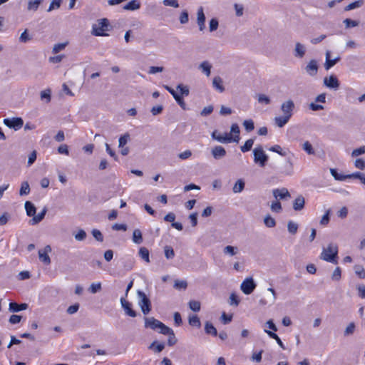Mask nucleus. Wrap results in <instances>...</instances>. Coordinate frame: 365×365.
Instances as JSON below:
<instances>
[{"instance_id":"1","label":"nucleus","mask_w":365,"mask_h":365,"mask_svg":"<svg viewBox=\"0 0 365 365\" xmlns=\"http://www.w3.org/2000/svg\"><path fill=\"white\" fill-rule=\"evenodd\" d=\"M294 108V103L291 99L282 103L280 110L282 112L283 115L276 116L274 119L275 124L279 128L284 127L289 122L293 115Z\"/></svg>"},{"instance_id":"2","label":"nucleus","mask_w":365,"mask_h":365,"mask_svg":"<svg viewBox=\"0 0 365 365\" xmlns=\"http://www.w3.org/2000/svg\"><path fill=\"white\" fill-rule=\"evenodd\" d=\"M338 255V247L336 245L329 244L327 248H324L320 258L326 262L336 264Z\"/></svg>"},{"instance_id":"3","label":"nucleus","mask_w":365,"mask_h":365,"mask_svg":"<svg viewBox=\"0 0 365 365\" xmlns=\"http://www.w3.org/2000/svg\"><path fill=\"white\" fill-rule=\"evenodd\" d=\"M145 327L150 328L153 330H158L159 333H166L168 331V327L160 321L155 319L154 317H145Z\"/></svg>"},{"instance_id":"4","label":"nucleus","mask_w":365,"mask_h":365,"mask_svg":"<svg viewBox=\"0 0 365 365\" xmlns=\"http://www.w3.org/2000/svg\"><path fill=\"white\" fill-rule=\"evenodd\" d=\"M109 21L107 19H101L98 21V24L92 26V34L96 36H107L105 33L109 30Z\"/></svg>"},{"instance_id":"5","label":"nucleus","mask_w":365,"mask_h":365,"mask_svg":"<svg viewBox=\"0 0 365 365\" xmlns=\"http://www.w3.org/2000/svg\"><path fill=\"white\" fill-rule=\"evenodd\" d=\"M254 162L260 167H264L268 161V155L265 153L263 148L258 145L253 150Z\"/></svg>"},{"instance_id":"6","label":"nucleus","mask_w":365,"mask_h":365,"mask_svg":"<svg viewBox=\"0 0 365 365\" xmlns=\"http://www.w3.org/2000/svg\"><path fill=\"white\" fill-rule=\"evenodd\" d=\"M137 294L138 297V305L140 307L142 312L146 315L151 310L150 300L143 291L138 290L137 292Z\"/></svg>"},{"instance_id":"7","label":"nucleus","mask_w":365,"mask_h":365,"mask_svg":"<svg viewBox=\"0 0 365 365\" xmlns=\"http://www.w3.org/2000/svg\"><path fill=\"white\" fill-rule=\"evenodd\" d=\"M4 124L9 128H13L14 130H19L24 125V120L21 118H12L4 119Z\"/></svg>"},{"instance_id":"8","label":"nucleus","mask_w":365,"mask_h":365,"mask_svg":"<svg viewBox=\"0 0 365 365\" xmlns=\"http://www.w3.org/2000/svg\"><path fill=\"white\" fill-rule=\"evenodd\" d=\"M256 284L252 277L246 278L241 284L240 289L245 294H250L255 289Z\"/></svg>"},{"instance_id":"9","label":"nucleus","mask_w":365,"mask_h":365,"mask_svg":"<svg viewBox=\"0 0 365 365\" xmlns=\"http://www.w3.org/2000/svg\"><path fill=\"white\" fill-rule=\"evenodd\" d=\"M212 138L222 143H229L232 142V135L227 133L221 134L217 133V130H215L212 133Z\"/></svg>"},{"instance_id":"10","label":"nucleus","mask_w":365,"mask_h":365,"mask_svg":"<svg viewBox=\"0 0 365 365\" xmlns=\"http://www.w3.org/2000/svg\"><path fill=\"white\" fill-rule=\"evenodd\" d=\"M272 194L274 198L279 201V200H284L290 197V193L288 190L285 187L277 188L272 190Z\"/></svg>"},{"instance_id":"11","label":"nucleus","mask_w":365,"mask_h":365,"mask_svg":"<svg viewBox=\"0 0 365 365\" xmlns=\"http://www.w3.org/2000/svg\"><path fill=\"white\" fill-rule=\"evenodd\" d=\"M324 84L329 88L337 89L339 87V81L336 76L331 75L324 78Z\"/></svg>"},{"instance_id":"12","label":"nucleus","mask_w":365,"mask_h":365,"mask_svg":"<svg viewBox=\"0 0 365 365\" xmlns=\"http://www.w3.org/2000/svg\"><path fill=\"white\" fill-rule=\"evenodd\" d=\"M120 304L128 316L131 317H136L137 314L136 312L132 309V304L125 300L124 297L120 298Z\"/></svg>"},{"instance_id":"13","label":"nucleus","mask_w":365,"mask_h":365,"mask_svg":"<svg viewBox=\"0 0 365 365\" xmlns=\"http://www.w3.org/2000/svg\"><path fill=\"white\" fill-rule=\"evenodd\" d=\"M341 58L339 56L336 58L331 59V52L329 51H326V59L324 63V68L328 71L331 67H333L336 63H337L340 61Z\"/></svg>"},{"instance_id":"14","label":"nucleus","mask_w":365,"mask_h":365,"mask_svg":"<svg viewBox=\"0 0 365 365\" xmlns=\"http://www.w3.org/2000/svg\"><path fill=\"white\" fill-rule=\"evenodd\" d=\"M205 15L202 6L199 7L197 12V24L200 31H202L205 29Z\"/></svg>"},{"instance_id":"15","label":"nucleus","mask_w":365,"mask_h":365,"mask_svg":"<svg viewBox=\"0 0 365 365\" xmlns=\"http://www.w3.org/2000/svg\"><path fill=\"white\" fill-rule=\"evenodd\" d=\"M51 251V247L47 245L44 247L43 250L38 251L39 259L45 264H49L51 263V259L48 255Z\"/></svg>"},{"instance_id":"16","label":"nucleus","mask_w":365,"mask_h":365,"mask_svg":"<svg viewBox=\"0 0 365 365\" xmlns=\"http://www.w3.org/2000/svg\"><path fill=\"white\" fill-rule=\"evenodd\" d=\"M318 63L316 60L309 61L305 67L306 72L311 76H316L318 72Z\"/></svg>"},{"instance_id":"17","label":"nucleus","mask_w":365,"mask_h":365,"mask_svg":"<svg viewBox=\"0 0 365 365\" xmlns=\"http://www.w3.org/2000/svg\"><path fill=\"white\" fill-rule=\"evenodd\" d=\"M306 47L301 43H296L294 51V56L298 58H302L306 53Z\"/></svg>"},{"instance_id":"18","label":"nucleus","mask_w":365,"mask_h":365,"mask_svg":"<svg viewBox=\"0 0 365 365\" xmlns=\"http://www.w3.org/2000/svg\"><path fill=\"white\" fill-rule=\"evenodd\" d=\"M212 155L215 159H220L225 156L226 150L220 145H217L212 149Z\"/></svg>"},{"instance_id":"19","label":"nucleus","mask_w":365,"mask_h":365,"mask_svg":"<svg viewBox=\"0 0 365 365\" xmlns=\"http://www.w3.org/2000/svg\"><path fill=\"white\" fill-rule=\"evenodd\" d=\"M305 200L302 195H299L293 202V209L295 211H300L304 207Z\"/></svg>"},{"instance_id":"20","label":"nucleus","mask_w":365,"mask_h":365,"mask_svg":"<svg viewBox=\"0 0 365 365\" xmlns=\"http://www.w3.org/2000/svg\"><path fill=\"white\" fill-rule=\"evenodd\" d=\"M28 307V304L26 303L17 304L16 302H10L9 303V311L11 312H19L21 310H25Z\"/></svg>"},{"instance_id":"21","label":"nucleus","mask_w":365,"mask_h":365,"mask_svg":"<svg viewBox=\"0 0 365 365\" xmlns=\"http://www.w3.org/2000/svg\"><path fill=\"white\" fill-rule=\"evenodd\" d=\"M168 331L166 333H163V334L168 336V345L172 346L177 343V339L175 337L173 330L168 327Z\"/></svg>"},{"instance_id":"22","label":"nucleus","mask_w":365,"mask_h":365,"mask_svg":"<svg viewBox=\"0 0 365 365\" xmlns=\"http://www.w3.org/2000/svg\"><path fill=\"white\" fill-rule=\"evenodd\" d=\"M140 7V3L138 0H131L123 6V9L128 11H135L139 9Z\"/></svg>"},{"instance_id":"23","label":"nucleus","mask_w":365,"mask_h":365,"mask_svg":"<svg viewBox=\"0 0 365 365\" xmlns=\"http://www.w3.org/2000/svg\"><path fill=\"white\" fill-rule=\"evenodd\" d=\"M205 331L207 334L212 335L213 336H217V331L213 324L210 322H206L205 324Z\"/></svg>"},{"instance_id":"24","label":"nucleus","mask_w":365,"mask_h":365,"mask_svg":"<svg viewBox=\"0 0 365 365\" xmlns=\"http://www.w3.org/2000/svg\"><path fill=\"white\" fill-rule=\"evenodd\" d=\"M211 68H212L211 64L208 61H202L199 65V68L207 76H209L210 75Z\"/></svg>"},{"instance_id":"25","label":"nucleus","mask_w":365,"mask_h":365,"mask_svg":"<svg viewBox=\"0 0 365 365\" xmlns=\"http://www.w3.org/2000/svg\"><path fill=\"white\" fill-rule=\"evenodd\" d=\"M212 86L220 93H222L225 91V88L222 85V80L220 76H216L213 78Z\"/></svg>"},{"instance_id":"26","label":"nucleus","mask_w":365,"mask_h":365,"mask_svg":"<svg viewBox=\"0 0 365 365\" xmlns=\"http://www.w3.org/2000/svg\"><path fill=\"white\" fill-rule=\"evenodd\" d=\"M245 186V182L242 179H238L232 187V192L234 193H240L242 192Z\"/></svg>"},{"instance_id":"27","label":"nucleus","mask_w":365,"mask_h":365,"mask_svg":"<svg viewBox=\"0 0 365 365\" xmlns=\"http://www.w3.org/2000/svg\"><path fill=\"white\" fill-rule=\"evenodd\" d=\"M346 179H359L361 184L365 185V174L360 172H355L351 174H348L346 175Z\"/></svg>"},{"instance_id":"28","label":"nucleus","mask_w":365,"mask_h":365,"mask_svg":"<svg viewBox=\"0 0 365 365\" xmlns=\"http://www.w3.org/2000/svg\"><path fill=\"white\" fill-rule=\"evenodd\" d=\"M47 209L44 207L41 212H39L36 215H35L34 216H33V218L31 220V224L36 225L40 222L44 218Z\"/></svg>"},{"instance_id":"29","label":"nucleus","mask_w":365,"mask_h":365,"mask_svg":"<svg viewBox=\"0 0 365 365\" xmlns=\"http://www.w3.org/2000/svg\"><path fill=\"white\" fill-rule=\"evenodd\" d=\"M138 255L143 260L145 261L147 263L150 262V252L146 247H140L139 249Z\"/></svg>"},{"instance_id":"30","label":"nucleus","mask_w":365,"mask_h":365,"mask_svg":"<svg viewBox=\"0 0 365 365\" xmlns=\"http://www.w3.org/2000/svg\"><path fill=\"white\" fill-rule=\"evenodd\" d=\"M230 131L232 133L235 134V136L232 137V141L238 143L240 140V128L237 123H233L231 125Z\"/></svg>"},{"instance_id":"31","label":"nucleus","mask_w":365,"mask_h":365,"mask_svg":"<svg viewBox=\"0 0 365 365\" xmlns=\"http://www.w3.org/2000/svg\"><path fill=\"white\" fill-rule=\"evenodd\" d=\"M25 209L26 211V214L29 217H33L36 214V207L33 203L29 201H26L25 202Z\"/></svg>"},{"instance_id":"32","label":"nucleus","mask_w":365,"mask_h":365,"mask_svg":"<svg viewBox=\"0 0 365 365\" xmlns=\"http://www.w3.org/2000/svg\"><path fill=\"white\" fill-rule=\"evenodd\" d=\"M264 332H266L270 338L276 340L277 343L282 349H285L284 344L277 334H275L274 331H271L267 329H264Z\"/></svg>"},{"instance_id":"33","label":"nucleus","mask_w":365,"mask_h":365,"mask_svg":"<svg viewBox=\"0 0 365 365\" xmlns=\"http://www.w3.org/2000/svg\"><path fill=\"white\" fill-rule=\"evenodd\" d=\"M133 241L135 244H141L143 242L142 232L139 229L134 230L133 232Z\"/></svg>"},{"instance_id":"34","label":"nucleus","mask_w":365,"mask_h":365,"mask_svg":"<svg viewBox=\"0 0 365 365\" xmlns=\"http://www.w3.org/2000/svg\"><path fill=\"white\" fill-rule=\"evenodd\" d=\"M43 2V0H33L29 1L28 3L27 9L29 11H36L38 9L39 5Z\"/></svg>"},{"instance_id":"35","label":"nucleus","mask_w":365,"mask_h":365,"mask_svg":"<svg viewBox=\"0 0 365 365\" xmlns=\"http://www.w3.org/2000/svg\"><path fill=\"white\" fill-rule=\"evenodd\" d=\"M364 0H358L354 2H352L349 4H348L345 7V11H350L356 8H359L364 5Z\"/></svg>"},{"instance_id":"36","label":"nucleus","mask_w":365,"mask_h":365,"mask_svg":"<svg viewBox=\"0 0 365 365\" xmlns=\"http://www.w3.org/2000/svg\"><path fill=\"white\" fill-rule=\"evenodd\" d=\"M255 140L252 138L248 139L245 141V144L241 146L240 149L242 153H246L252 149Z\"/></svg>"},{"instance_id":"37","label":"nucleus","mask_w":365,"mask_h":365,"mask_svg":"<svg viewBox=\"0 0 365 365\" xmlns=\"http://www.w3.org/2000/svg\"><path fill=\"white\" fill-rule=\"evenodd\" d=\"M165 348L164 343H158L156 341H154L149 346V349H153L154 351L157 353L161 352Z\"/></svg>"},{"instance_id":"38","label":"nucleus","mask_w":365,"mask_h":365,"mask_svg":"<svg viewBox=\"0 0 365 365\" xmlns=\"http://www.w3.org/2000/svg\"><path fill=\"white\" fill-rule=\"evenodd\" d=\"M189 324L190 326L196 327L197 328L201 327L200 320L197 315H192L189 317Z\"/></svg>"},{"instance_id":"39","label":"nucleus","mask_w":365,"mask_h":365,"mask_svg":"<svg viewBox=\"0 0 365 365\" xmlns=\"http://www.w3.org/2000/svg\"><path fill=\"white\" fill-rule=\"evenodd\" d=\"M30 192V186L28 182L25 181L21 183L19 195H26Z\"/></svg>"},{"instance_id":"40","label":"nucleus","mask_w":365,"mask_h":365,"mask_svg":"<svg viewBox=\"0 0 365 365\" xmlns=\"http://www.w3.org/2000/svg\"><path fill=\"white\" fill-rule=\"evenodd\" d=\"M330 173L336 180L342 181V180H344L346 179V175H343V174L339 173L337 172V170L334 168H331Z\"/></svg>"},{"instance_id":"41","label":"nucleus","mask_w":365,"mask_h":365,"mask_svg":"<svg viewBox=\"0 0 365 365\" xmlns=\"http://www.w3.org/2000/svg\"><path fill=\"white\" fill-rule=\"evenodd\" d=\"M287 163L288 164L287 168L283 172V173L286 175H292L294 173V163L290 158L287 159Z\"/></svg>"},{"instance_id":"42","label":"nucleus","mask_w":365,"mask_h":365,"mask_svg":"<svg viewBox=\"0 0 365 365\" xmlns=\"http://www.w3.org/2000/svg\"><path fill=\"white\" fill-rule=\"evenodd\" d=\"M269 150L277 153L281 156H286L287 152L283 150L279 145H274L269 148Z\"/></svg>"},{"instance_id":"43","label":"nucleus","mask_w":365,"mask_h":365,"mask_svg":"<svg viewBox=\"0 0 365 365\" xmlns=\"http://www.w3.org/2000/svg\"><path fill=\"white\" fill-rule=\"evenodd\" d=\"M243 126L247 132H251L255 129L254 121L252 119L245 120Z\"/></svg>"},{"instance_id":"44","label":"nucleus","mask_w":365,"mask_h":365,"mask_svg":"<svg viewBox=\"0 0 365 365\" xmlns=\"http://www.w3.org/2000/svg\"><path fill=\"white\" fill-rule=\"evenodd\" d=\"M165 256L168 259H173L175 256V252L172 247L165 246L164 247Z\"/></svg>"},{"instance_id":"45","label":"nucleus","mask_w":365,"mask_h":365,"mask_svg":"<svg viewBox=\"0 0 365 365\" xmlns=\"http://www.w3.org/2000/svg\"><path fill=\"white\" fill-rule=\"evenodd\" d=\"M298 224L293 222V221H289L287 224V229L289 233L294 235L297 233L298 230Z\"/></svg>"},{"instance_id":"46","label":"nucleus","mask_w":365,"mask_h":365,"mask_svg":"<svg viewBox=\"0 0 365 365\" xmlns=\"http://www.w3.org/2000/svg\"><path fill=\"white\" fill-rule=\"evenodd\" d=\"M237 252V247H233L231 245H227V246L225 247V248L223 249L224 254L230 255L231 256L236 255Z\"/></svg>"},{"instance_id":"47","label":"nucleus","mask_w":365,"mask_h":365,"mask_svg":"<svg viewBox=\"0 0 365 365\" xmlns=\"http://www.w3.org/2000/svg\"><path fill=\"white\" fill-rule=\"evenodd\" d=\"M264 225L269 228L274 227L276 225L275 220L270 215H267L264 219Z\"/></svg>"},{"instance_id":"48","label":"nucleus","mask_w":365,"mask_h":365,"mask_svg":"<svg viewBox=\"0 0 365 365\" xmlns=\"http://www.w3.org/2000/svg\"><path fill=\"white\" fill-rule=\"evenodd\" d=\"M271 210L276 213L281 212L282 210L281 203L278 200L272 202L271 204Z\"/></svg>"},{"instance_id":"49","label":"nucleus","mask_w":365,"mask_h":365,"mask_svg":"<svg viewBox=\"0 0 365 365\" xmlns=\"http://www.w3.org/2000/svg\"><path fill=\"white\" fill-rule=\"evenodd\" d=\"M130 140V135L129 133H125L124 135H121L120 138H119V147L120 148H123L124 147V145L125 144H127V143L128 142V140Z\"/></svg>"},{"instance_id":"50","label":"nucleus","mask_w":365,"mask_h":365,"mask_svg":"<svg viewBox=\"0 0 365 365\" xmlns=\"http://www.w3.org/2000/svg\"><path fill=\"white\" fill-rule=\"evenodd\" d=\"M87 234L85 230L80 229L77 233L74 235V237L77 241H83L86 238Z\"/></svg>"},{"instance_id":"51","label":"nucleus","mask_w":365,"mask_h":365,"mask_svg":"<svg viewBox=\"0 0 365 365\" xmlns=\"http://www.w3.org/2000/svg\"><path fill=\"white\" fill-rule=\"evenodd\" d=\"M187 287V283L185 280H175L174 287L177 289H185Z\"/></svg>"},{"instance_id":"52","label":"nucleus","mask_w":365,"mask_h":365,"mask_svg":"<svg viewBox=\"0 0 365 365\" xmlns=\"http://www.w3.org/2000/svg\"><path fill=\"white\" fill-rule=\"evenodd\" d=\"M302 148L309 155H312L314 153V148H313L312 144L309 141H306L303 143Z\"/></svg>"},{"instance_id":"53","label":"nucleus","mask_w":365,"mask_h":365,"mask_svg":"<svg viewBox=\"0 0 365 365\" xmlns=\"http://www.w3.org/2000/svg\"><path fill=\"white\" fill-rule=\"evenodd\" d=\"M330 210H327L325 212V214L322 216L321 220H320V225L322 226H326L329 222V215H330Z\"/></svg>"},{"instance_id":"54","label":"nucleus","mask_w":365,"mask_h":365,"mask_svg":"<svg viewBox=\"0 0 365 365\" xmlns=\"http://www.w3.org/2000/svg\"><path fill=\"white\" fill-rule=\"evenodd\" d=\"M31 39V37L29 36L28 33V30L25 29L23 33H21L19 37V41L21 43H26Z\"/></svg>"},{"instance_id":"55","label":"nucleus","mask_w":365,"mask_h":365,"mask_svg":"<svg viewBox=\"0 0 365 365\" xmlns=\"http://www.w3.org/2000/svg\"><path fill=\"white\" fill-rule=\"evenodd\" d=\"M189 307L194 312H199L200 310V303L198 301L191 300L189 302Z\"/></svg>"},{"instance_id":"56","label":"nucleus","mask_w":365,"mask_h":365,"mask_svg":"<svg viewBox=\"0 0 365 365\" xmlns=\"http://www.w3.org/2000/svg\"><path fill=\"white\" fill-rule=\"evenodd\" d=\"M341 277V268L337 267L334 270L331 274V279L334 281H339Z\"/></svg>"},{"instance_id":"57","label":"nucleus","mask_w":365,"mask_h":365,"mask_svg":"<svg viewBox=\"0 0 365 365\" xmlns=\"http://www.w3.org/2000/svg\"><path fill=\"white\" fill-rule=\"evenodd\" d=\"M68 43H56L53 46L52 52L53 53H57L60 52L61 51L63 50L66 46H67Z\"/></svg>"},{"instance_id":"58","label":"nucleus","mask_w":365,"mask_h":365,"mask_svg":"<svg viewBox=\"0 0 365 365\" xmlns=\"http://www.w3.org/2000/svg\"><path fill=\"white\" fill-rule=\"evenodd\" d=\"M41 100H46V103H49L51 101V90L46 89L42 91L41 92Z\"/></svg>"},{"instance_id":"59","label":"nucleus","mask_w":365,"mask_h":365,"mask_svg":"<svg viewBox=\"0 0 365 365\" xmlns=\"http://www.w3.org/2000/svg\"><path fill=\"white\" fill-rule=\"evenodd\" d=\"M218 26H219L218 20L215 18L212 19L209 23L210 31L212 32V31H216L218 28Z\"/></svg>"},{"instance_id":"60","label":"nucleus","mask_w":365,"mask_h":365,"mask_svg":"<svg viewBox=\"0 0 365 365\" xmlns=\"http://www.w3.org/2000/svg\"><path fill=\"white\" fill-rule=\"evenodd\" d=\"M177 89L180 92L182 96H187L190 93L188 87L182 84H178L177 86Z\"/></svg>"},{"instance_id":"61","label":"nucleus","mask_w":365,"mask_h":365,"mask_svg":"<svg viewBox=\"0 0 365 365\" xmlns=\"http://www.w3.org/2000/svg\"><path fill=\"white\" fill-rule=\"evenodd\" d=\"M93 237L98 242H102L103 241V236L101 232L97 229H93L91 232Z\"/></svg>"},{"instance_id":"62","label":"nucleus","mask_w":365,"mask_h":365,"mask_svg":"<svg viewBox=\"0 0 365 365\" xmlns=\"http://www.w3.org/2000/svg\"><path fill=\"white\" fill-rule=\"evenodd\" d=\"M344 24H345L346 28L355 27L359 25V21L352 20L351 19H346L344 20Z\"/></svg>"},{"instance_id":"63","label":"nucleus","mask_w":365,"mask_h":365,"mask_svg":"<svg viewBox=\"0 0 365 365\" xmlns=\"http://www.w3.org/2000/svg\"><path fill=\"white\" fill-rule=\"evenodd\" d=\"M101 289V284L100 282L98 283H92L89 287V291L95 294L99 292Z\"/></svg>"},{"instance_id":"64","label":"nucleus","mask_w":365,"mask_h":365,"mask_svg":"<svg viewBox=\"0 0 365 365\" xmlns=\"http://www.w3.org/2000/svg\"><path fill=\"white\" fill-rule=\"evenodd\" d=\"M354 166L359 170L365 169V160L362 158H358L354 162Z\"/></svg>"}]
</instances>
